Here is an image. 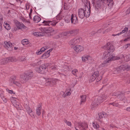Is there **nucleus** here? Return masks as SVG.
I'll list each match as a JSON object with an SVG mask.
<instances>
[{
    "instance_id": "58",
    "label": "nucleus",
    "mask_w": 130,
    "mask_h": 130,
    "mask_svg": "<svg viewBox=\"0 0 130 130\" xmlns=\"http://www.w3.org/2000/svg\"><path fill=\"white\" fill-rule=\"evenodd\" d=\"M120 35V34H119V33H118L117 34H112V36H119V35Z\"/></svg>"
},
{
    "instance_id": "2",
    "label": "nucleus",
    "mask_w": 130,
    "mask_h": 130,
    "mask_svg": "<svg viewBox=\"0 0 130 130\" xmlns=\"http://www.w3.org/2000/svg\"><path fill=\"white\" fill-rule=\"evenodd\" d=\"M90 7L89 8L87 5H85L84 8H80L78 10V16L80 18L83 19L85 17H88L90 15Z\"/></svg>"
},
{
    "instance_id": "51",
    "label": "nucleus",
    "mask_w": 130,
    "mask_h": 130,
    "mask_svg": "<svg viewBox=\"0 0 130 130\" xmlns=\"http://www.w3.org/2000/svg\"><path fill=\"white\" fill-rule=\"evenodd\" d=\"M63 68H64L67 69V70H70L71 69L68 66H65V67H63Z\"/></svg>"
},
{
    "instance_id": "13",
    "label": "nucleus",
    "mask_w": 130,
    "mask_h": 130,
    "mask_svg": "<svg viewBox=\"0 0 130 130\" xmlns=\"http://www.w3.org/2000/svg\"><path fill=\"white\" fill-rule=\"evenodd\" d=\"M72 47L75 51L78 53H80L83 51L84 49V47L83 46L78 45Z\"/></svg>"
},
{
    "instance_id": "1",
    "label": "nucleus",
    "mask_w": 130,
    "mask_h": 130,
    "mask_svg": "<svg viewBox=\"0 0 130 130\" xmlns=\"http://www.w3.org/2000/svg\"><path fill=\"white\" fill-rule=\"evenodd\" d=\"M102 48L105 49L106 48L108 50L104 53L102 57V58L104 59L108 58L105 61V63H108L113 60H118L120 59L119 57H115L113 55L111 54L114 51L115 48L113 45L110 42L107 43L104 46H103Z\"/></svg>"
},
{
    "instance_id": "40",
    "label": "nucleus",
    "mask_w": 130,
    "mask_h": 130,
    "mask_svg": "<svg viewBox=\"0 0 130 130\" xmlns=\"http://www.w3.org/2000/svg\"><path fill=\"white\" fill-rule=\"evenodd\" d=\"M76 80L75 79H74L72 81V84H71L72 87H73L76 84Z\"/></svg>"
},
{
    "instance_id": "10",
    "label": "nucleus",
    "mask_w": 130,
    "mask_h": 130,
    "mask_svg": "<svg viewBox=\"0 0 130 130\" xmlns=\"http://www.w3.org/2000/svg\"><path fill=\"white\" fill-rule=\"evenodd\" d=\"M81 39L79 37H76L72 39L69 42L70 45H73L79 43L80 42Z\"/></svg>"
},
{
    "instance_id": "57",
    "label": "nucleus",
    "mask_w": 130,
    "mask_h": 130,
    "mask_svg": "<svg viewBox=\"0 0 130 130\" xmlns=\"http://www.w3.org/2000/svg\"><path fill=\"white\" fill-rule=\"evenodd\" d=\"M111 29H112V28H111L110 29H107L106 30V31L104 32V33L106 32H108L110 31L111 30Z\"/></svg>"
},
{
    "instance_id": "36",
    "label": "nucleus",
    "mask_w": 130,
    "mask_h": 130,
    "mask_svg": "<svg viewBox=\"0 0 130 130\" xmlns=\"http://www.w3.org/2000/svg\"><path fill=\"white\" fill-rule=\"evenodd\" d=\"M42 23L44 24V25H49L50 26V21H44Z\"/></svg>"
},
{
    "instance_id": "4",
    "label": "nucleus",
    "mask_w": 130,
    "mask_h": 130,
    "mask_svg": "<svg viewBox=\"0 0 130 130\" xmlns=\"http://www.w3.org/2000/svg\"><path fill=\"white\" fill-rule=\"evenodd\" d=\"M33 76L32 73H24L21 76V78L23 79L25 81H27L30 79Z\"/></svg>"
},
{
    "instance_id": "35",
    "label": "nucleus",
    "mask_w": 130,
    "mask_h": 130,
    "mask_svg": "<svg viewBox=\"0 0 130 130\" xmlns=\"http://www.w3.org/2000/svg\"><path fill=\"white\" fill-rule=\"evenodd\" d=\"M107 63H105V61L102 63V64H100L99 66V69H102L105 66V64Z\"/></svg>"
},
{
    "instance_id": "11",
    "label": "nucleus",
    "mask_w": 130,
    "mask_h": 130,
    "mask_svg": "<svg viewBox=\"0 0 130 130\" xmlns=\"http://www.w3.org/2000/svg\"><path fill=\"white\" fill-rule=\"evenodd\" d=\"M45 80L47 84H49L51 86H52L55 84L57 79L47 78L45 79Z\"/></svg>"
},
{
    "instance_id": "62",
    "label": "nucleus",
    "mask_w": 130,
    "mask_h": 130,
    "mask_svg": "<svg viewBox=\"0 0 130 130\" xmlns=\"http://www.w3.org/2000/svg\"><path fill=\"white\" fill-rule=\"evenodd\" d=\"M56 69V67H53L52 68V69L53 70H55Z\"/></svg>"
},
{
    "instance_id": "28",
    "label": "nucleus",
    "mask_w": 130,
    "mask_h": 130,
    "mask_svg": "<svg viewBox=\"0 0 130 130\" xmlns=\"http://www.w3.org/2000/svg\"><path fill=\"white\" fill-rule=\"evenodd\" d=\"M86 95H83L81 96V102L80 104H81L85 102L86 100Z\"/></svg>"
},
{
    "instance_id": "47",
    "label": "nucleus",
    "mask_w": 130,
    "mask_h": 130,
    "mask_svg": "<svg viewBox=\"0 0 130 130\" xmlns=\"http://www.w3.org/2000/svg\"><path fill=\"white\" fill-rule=\"evenodd\" d=\"M3 19L2 15L0 14V26L2 25V21Z\"/></svg>"
},
{
    "instance_id": "41",
    "label": "nucleus",
    "mask_w": 130,
    "mask_h": 130,
    "mask_svg": "<svg viewBox=\"0 0 130 130\" xmlns=\"http://www.w3.org/2000/svg\"><path fill=\"white\" fill-rule=\"evenodd\" d=\"M19 60L20 61H24L25 60V58L24 57H20Z\"/></svg>"
},
{
    "instance_id": "21",
    "label": "nucleus",
    "mask_w": 130,
    "mask_h": 130,
    "mask_svg": "<svg viewBox=\"0 0 130 130\" xmlns=\"http://www.w3.org/2000/svg\"><path fill=\"white\" fill-rule=\"evenodd\" d=\"M41 19V18L38 15H35L33 18V20L35 23H37L40 21Z\"/></svg>"
},
{
    "instance_id": "24",
    "label": "nucleus",
    "mask_w": 130,
    "mask_h": 130,
    "mask_svg": "<svg viewBox=\"0 0 130 130\" xmlns=\"http://www.w3.org/2000/svg\"><path fill=\"white\" fill-rule=\"evenodd\" d=\"M6 58L7 59H8V60H7L8 62H15L17 61L16 58L14 57H11Z\"/></svg>"
},
{
    "instance_id": "46",
    "label": "nucleus",
    "mask_w": 130,
    "mask_h": 130,
    "mask_svg": "<svg viewBox=\"0 0 130 130\" xmlns=\"http://www.w3.org/2000/svg\"><path fill=\"white\" fill-rule=\"evenodd\" d=\"M19 29H19L17 28V27L15 26L12 29V30L13 31H15Z\"/></svg>"
},
{
    "instance_id": "8",
    "label": "nucleus",
    "mask_w": 130,
    "mask_h": 130,
    "mask_svg": "<svg viewBox=\"0 0 130 130\" xmlns=\"http://www.w3.org/2000/svg\"><path fill=\"white\" fill-rule=\"evenodd\" d=\"M4 47L9 51H11L13 50V44L10 41H5L4 42Z\"/></svg>"
},
{
    "instance_id": "19",
    "label": "nucleus",
    "mask_w": 130,
    "mask_h": 130,
    "mask_svg": "<svg viewBox=\"0 0 130 130\" xmlns=\"http://www.w3.org/2000/svg\"><path fill=\"white\" fill-rule=\"evenodd\" d=\"M16 98L13 96H11L10 98V100L12 102H13L14 103V106L17 107L19 106V103L18 102H16Z\"/></svg>"
},
{
    "instance_id": "45",
    "label": "nucleus",
    "mask_w": 130,
    "mask_h": 130,
    "mask_svg": "<svg viewBox=\"0 0 130 130\" xmlns=\"http://www.w3.org/2000/svg\"><path fill=\"white\" fill-rule=\"evenodd\" d=\"M113 106L119 107H120L119 104L117 103L113 102Z\"/></svg>"
},
{
    "instance_id": "60",
    "label": "nucleus",
    "mask_w": 130,
    "mask_h": 130,
    "mask_svg": "<svg viewBox=\"0 0 130 130\" xmlns=\"http://www.w3.org/2000/svg\"><path fill=\"white\" fill-rule=\"evenodd\" d=\"M129 38H127L125 39H124V41H126L129 40Z\"/></svg>"
},
{
    "instance_id": "55",
    "label": "nucleus",
    "mask_w": 130,
    "mask_h": 130,
    "mask_svg": "<svg viewBox=\"0 0 130 130\" xmlns=\"http://www.w3.org/2000/svg\"><path fill=\"white\" fill-rule=\"evenodd\" d=\"M110 127L111 128H114L115 127V126L113 124H110Z\"/></svg>"
},
{
    "instance_id": "7",
    "label": "nucleus",
    "mask_w": 130,
    "mask_h": 130,
    "mask_svg": "<svg viewBox=\"0 0 130 130\" xmlns=\"http://www.w3.org/2000/svg\"><path fill=\"white\" fill-rule=\"evenodd\" d=\"M82 59L83 61L88 63H92L93 61L92 58L90 56L87 55H85L82 56Z\"/></svg>"
},
{
    "instance_id": "23",
    "label": "nucleus",
    "mask_w": 130,
    "mask_h": 130,
    "mask_svg": "<svg viewBox=\"0 0 130 130\" xmlns=\"http://www.w3.org/2000/svg\"><path fill=\"white\" fill-rule=\"evenodd\" d=\"M34 35L36 36H43L44 33L42 32H36L33 33Z\"/></svg>"
},
{
    "instance_id": "9",
    "label": "nucleus",
    "mask_w": 130,
    "mask_h": 130,
    "mask_svg": "<svg viewBox=\"0 0 130 130\" xmlns=\"http://www.w3.org/2000/svg\"><path fill=\"white\" fill-rule=\"evenodd\" d=\"M16 79V77L15 76H12L11 77L9 80V83L10 85H11L12 84H14L19 87H21V84L19 82L15 81Z\"/></svg>"
},
{
    "instance_id": "27",
    "label": "nucleus",
    "mask_w": 130,
    "mask_h": 130,
    "mask_svg": "<svg viewBox=\"0 0 130 130\" xmlns=\"http://www.w3.org/2000/svg\"><path fill=\"white\" fill-rule=\"evenodd\" d=\"M76 30H73L71 31L67 32H65L64 35L66 36L68 34H75V33H76L77 31Z\"/></svg>"
},
{
    "instance_id": "31",
    "label": "nucleus",
    "mask_w": 130,
    "mask_h": 130,
    "mask_svg": "<svg viewBox=\"0 0 130 130\" xmlns=\"http://www.w3.org/2000/svg\"><path fill=\"white\" fill-rule=\"evenodd\" d=\"M71 93L70 91H66L65 92L63 93V95H62V96L65 98L68 96L70 95Z\"/></svg>"
},
{
    "instance_id": "6",
    "label": "nucleus",
    "mask_w": 130,
    "mask_h": 130,
    "mask_svg": "<svg viewBox=\"0 0 130 130\" xmlns=\"http://www.w3.org/2000/svg\"><path fill=\"white\" fill-rule=\"evenodd\" d=\"M127 65H125L120 66L118 68H115L114 73H118L121 71H124L125 70H127Z\"/></svg>"
},
{
    "instance_id": "34",
    "label": "nucleus",
    "mask_w": 130,
    "mask_h": 130,
    "mask_svg": "<svg viewBox=\"0 0 130 130\" xmlns=\"http://www.w3.org/2000/svg\"><path fill=\"white\" fill-rule=\"evenodd\" d=\"M22 43L23 45L27 44L29 43V41L27 39H24L22 41Z\"/></svg>"
},
{
    "instance_id": "38",
    "label": "nucleus",
    "mask_w": 130,
    "mask_h": 130,
    "mask_svg": "<svg viewBox=\"0 0 130 130\" xmlns=\"http://www.w3.org/2000/svg\"><path fill=\"white\" fill-rule=\"evenodd\" d=\"M128 30V28L127 27H125L124 28V29L122 30V32L119 33V34L120 35H121L125 33Z\"/></svg>"
},
{
    "instance_id": "61",
    "label": "nucleus",
    "mask_w": 130,
    "mask_h": 130,
    "mask_svg": "<svg viewBox=\"0 0 130 130\" xmlns=\"http://www.w3.org/2000/svg\"><path fill=\"white\" fill-rule=\"evenodd\" d=\"M129 69H130V66H128L127 65V70H128Z\"/></svg>"
},
{
    "instance_id": "53",
    "label": "nucleus",
    "mask_w": 130,
    "mask_h": 130,
    "mask_svg": "<svg viewBox=\"0 0 130 130\" xmlns=\"http://www.w3.org/2000/svg\"><path fill=\"white\" fill-rule=\"evenodd\" d=\"M26 8L27 10H28L29 8V5L28 4H27L26 5Z\"/></svg>"
},
{
    "instance_id": "22",
    "label": "nucleus",
    "mask_w": 130,
    "mask_h": 130,
    "mask_svg": "<svg viewBox=\"0 0 130 130\" xmlns=\"http://www.w3.org/2000/svg\"><path fill=\"white\" fill-rule=\"evenodd\" d=\"M50 53V52L47 51V52L42 55L41 57V58L43 59L46 58L49 56Z\"/></svg>"
},
{
    "instance_id": "33",
    "label": "nucleus",
    "mask_w": 130,
    "mask_h": 130,
    "mask_svg": "<svg viewBox=\"0 0 130 130\" xmlns=\"http://www.w3.org/2000/svg\"><path fill=\"white\" fill-rule=\"evenodd\" d=\"M93 127L96 129L99 128L100 127V126L99 124H97L96 122H94L92 123Z\"/></svg>"
},
{
    "instance_id": "59",
    "label": "nucleus",
    "mask_w": 130,
    "mask_h": 130,
    "mask_svg": "<svg viewBox=\"0 0 130 130\" xmlns=\"http://www.w3.org/2000/svg\"><path fill=\"white\" fill-rule=\"evenodd\" d=\"M126 110L127 111H130V107H128L126 108Z\"/></svg>"
},
{
    "instance_id": "52",
    "label": "nucleus",
    "mask_w": 130,
    "mask_h": 130,
    "mask_svg": "<svg viewBox=\"0 0 130 130\" xmlns=\"http://www.w3.org/2000/svg\"><path fill=\"white\" fill-rule=\"evenodd\" d=\"M130 46V43L127 44L124 46V47L125 49H126L128 46Z\"/></svg>"
},
{
    "instance_id": "43",
    "label": "nucleus",
    "mask_w": 130,
    "mask_h": 130,
    "mask_svg": "<svg viewBox=\"0 0 130 130\" xmlns=\"http://www.w3.org/2000/svg\"><path fill=\"white\" fill-rule=\"evenodd\" d=\"M93 74L96 78L99 76V72L98 71L95 72Z\"/></svg>"
},
{
    "instance_id": "39",
    "label": "nucleus",
    "mask_w": 130,
    "mask_h": 130,
    "mask_svg": "<svg viewBox=\"0 0 130 130\" xmlns=\"http://www.w3.org/2000/svg\"><path fill=\"white\" fill-rule=\"evenodd\" d=\"M96 78L92 74L91 76L90 79L89 80V82H91L93 81H94L96 79Z\"/></svg>"
},
{
    "instance_id": "14",
    "label": "nucleus",
    "mask_w": 130,
    "mask_h": 130,
    "mask_svg": "<svg viewBox=\"0 0 130 130\" xmlns=\"http://www.w3.org/2000/svg\"><path fill=\"white\" fill-rule=\"evenodd\" d=\"M106 113L104 112H100L98 113L99 117H97V119L99 121L102 123L103 122L102 118L103 117H105L106 116Z\"/></svg>"
},
{
    "instance_id": "3",
    "label": "nucleus",
    "mask_w": 130,
    "mask_h": 130,
    "mask_svg": "<svg viewBox=\"0 0 130 130\" xmlns=\"http://www.w3.org/2000/svg\"><path fill=\"white\" fill-rule=\"evenodd\" d=\"M107 96L104 95H101L99 96L96 97L94 102L91 104V108L96 107L100 103L104 101L106 99Z\"/></svg>"
},
{
    "instance_id": "25",
    "label": "nucleus",
    "mask_w": 130,
    "mask_h": 130,
    "mask_svg": "<svg viewBox=\"0 0 130 130\" xmlns=\"http://www.w3.org/2000/svg\"><path fill=\"white\" fill-rule=\"evenodd\" d=\"M7 60L8 59H7V58L1 59L0 60V64H4L8 62Z\"/></svg>"
},
{
    "instance_id": "15",
    "label": "nucleus",
    "mask_w": 130,
    "mask_h": 130,
    "mask_svg": "<svg viewBox=\"0 0 130 130\" xmlns=\"http://www.w3.org/2000/svg\"><path fill=\"white\" fill-rule=\"evenodd\" d=\"M78 124L80 130H86L85 128L88 127V125L86 123H78Z\"/></svg>"
},
{
    "instance_id": "20",
    "label": "nucleus",
    "mask_w": 130,
    "mask_h": 130,
    "mask_svg": "<svg viewBox=\"0 0 130 130\" xmlns=\"http://www.w3.org/2000/svg\"><path fill=\"white\" fill-rule=\"evenodd\" d=\"M42 107L41 105H39L36 109V113L37 115L40 116L41 114Z\"/></svg>"
},
{
    "instance_id": "32",
    "label": "nucleus",
    "mask_w": 130,
    "mask_h": 130,
    "mask_svg": "<svg viewBox=\"0 0 130 130\" xmlns=\"http://www.w3.org/2000/svg\"><path fill=\"white\" fill-rule=\"evenodd\" d=\"M4 26L5 27L7 30H9L11 28V27L10 25L6 22H4Z\"/></svg>"
},
{
    "instance_id": "12",
    "label": "nucleus",
    "mask_w": 130,
    "mask_h": 130,
    "mask_svg": "<svg viewBox=\"0 0 130 130\" xmlns=\"http://www.w3.org/2000/svg\"><path fill=\"white\" fill-rule=\"evenodd\" d=\"M46 69V66L44 64H43L40 66L39 68H36L35 70L38 72L43 73L45 72V70Z\"/></svg>"
},
{
    "instance_id": "42",
    "label": "nucleus",
    "mask_w": 130,
    "mask_h": 130,
    "mask_svg": "<svg viewBox=\"0 0 130 130\" xmlns=\"http://www.w3.org/2000/svg\"><path fill=\"white\" fill-rule=\"evenodd\" d=\"M64 121L69 126H71V124L70 122L66 120H64Z\"/></svg>"
},
{
    "instance_id": "63",
    "label": "nucleus",
    "mask_w": 130,
    "mask_h": 130,
    "mask_svg": "<svg viewBox=\"0 0 130 130\" xmlns=\"http://www.w3.org/2000/svg\"><path fill=\"white\" fill-rule=\"evenodd\" d=\"M32 12V10L31 9L30 10V13L29 14H31Z\"/></svg>"
},
{
    "instance_id": "37",
    "label": "nucleus",
    "mask_w": 130,
    "mask_h": 130,
    "mask_svg": "<svg viewBox=\"0 0 130 130\" xmlns=\"http://www.w3.org/2000/svg\"><path fill=\"white\" fill-rule=\"evenodd\" d=\"M124 59L127 61L130 60V54L127 55L124 57Z\"/></svg>"
},
{
    "instance_id": "16",
    "label": "nucleus",
    "mask_w": 130,
    "mask_h": 130,
    "mask_svg": "<svg viewBox=\"0 0 130 130\" xmlns=\"http://www.w3.org/2000/svg\"><path fill=\"white\" fill-rule=\"evenodd\" d=\"M41 30L42 32L45 33H49L53 32L54 31V29L51 27L41 28Z\"/></svg>"
},
{
    "instance_id": "5",
    "label": "nucleus",
    "mask_w": 130,
    "mask_h": 130,
    "mask_svg": "<svg viewBox=\"0 0 130 130\" xmlns=\"http://www.w3.org/2000/svg\"><path fill=\"white\" fill-rule=\"evenodd\" d=\"M104 0H97L95 5V9L99 10L103 7L104 5Z\"/></svg>"
},
{
    "instance_id": "48",
    "label": "nucleus",
    "mask_w": 130,
    "mask_h": 130,
    "mask_svg": "<svg viewBox=\"0 0 130 130\" xmlns=\"http://www.w3.org/2000/svg\"><path fill=\"white\" fill-rule=\"evenodd\" d=\"M77 72V70L76 69H74L72 70V73L74 75H75L76 73Z\"/></svg>"
},
{
    "instance_id": "26",
    "label": "nucleus",
    "mask_w": 130,
    "mask_h": 130,
    "mask_svg": "<svg viewBox=\"0 0 130 130\" xmlns=\"http://www.w3.org/2000/svg\"><path fill=\"white\" fill-rule=\"evenodd\" d=\"M107 4L110 7H111L113 5V2L112 0H107Z\"/></svg>"
},
{
    "instance_id": "18",
    "label": "nucleus",
    "mask_w": 130,
    "mask_h": 130,
    "mask_svg": "<svg viewBox=\"0 0 130 130\" xmlns=\"http://www.w3.org/2000/svg\"><path fill=\"white\" fill-rule=\"evenodd\" d=\"M14 23L15 26L20 29L23 28L25 27L24 25L23 24L20 23L17 21H15Z\"/></svg>"
},
{
    "instance_id": "17",
    "label": "nucleus",
    "mask_w": 130,
    "mask_h": 130,
    "mask_svg": "<svg viewBox=\"0 0 130 130\" xmlns=\"http://www.w3.org/2000/svg\"><path fill=\"white\" fill-rule=\"evenodd\" d=\"M71 23L74 24H76L78 23V20L77 17L74 14L72 15L71 17Z\"/></svg>"
},
{
    "instance_id": "29",
    "label": "nucleus",
    "mask_w": 130,
    "mask_h": 130,
    "mask_svg": "<svg viewBox=\"0 0 130 130\" xmlns=\"http://www.w3.org/2000/svg\"><path fill=\"white\" fill-rule=\"evenodd\" d=\"M27 112L30 115L31 117H34V115L31 113L32 112V111L30 108H29L27 109Z\"/></svg>"
},
{
    "instance_id": "64",
    "label": "nucleus",
    "mask_w": 130,
    "mask_h": 130,
    "mask_svg": "<svg viewBox=\"0 0 130 130\" xmlns=\"http://www.w3.org/2000/svg\"><path fill=\"white\" fill-rule=\"evenodd\" d=\"M31 14H29V18L30 19H32V17L31 16Z\"/></svg>"
},
{
    "instance_id": "56",
    "label": "nucleus",
    "mask_w": 130,
    "mask_h": 130,
    "mask_svg": "<svg viewBox=\"0 0 130 130\" xmlns=\"http://www.w3.org/2000/svg\"><path fill=\"white\" fill-rule=\"evenodd\" d=\"M9 91L8 92L10 93H13V94H15V93L13 92L11 90H8Z\"/></svg>"
},
{
    "instance_id": "49",
    "label": "nucleus",
    "mask_w": 130,
    "mask_h": 130,
    "mask_svg": "<svg viewBox=\"0 0 130 130\" xmlns=\"http://www.w3.org/2000/svg\"><path fill=\"white\" fill-rule=\"evenodd\" d=\"M42 52L40 50L37 51L36 52V54L37 55H39L41 54Z\"/></svg>"
},
{
    "instance_id": "44",
    "label": "nucleus",
    "mask_w": 130,
    "mask_h": 130,
    "mask_svg": "<svg viewBox=\"0 0 130 130\" xmlns=\"http://www.w3.org/2000/svg\"><path fill=\"white\" fill-rule=\"evenodd\" d=\"M61 19V17H60L59 15H58L56 17L55 19H54L56 20V21H57V23L59 21V20Z\"/></svg>"
},
{
    "instance_id": "30",
    "label": "nucleus",
    "mask_w": 130,
    "mask_h": 130,
    "mask_svg": "<svg viewBox=\"0 0 130 130\" xmlns=\"http://www.w3.org/2000/svg\"><path fill=\"white\" fill-rule=\"evenodd\" d=\"M57 23V21H56L55 19L53 20L52 21H50V26L51 25L53 26H55Z\"/></svg>"
},
{
    "instance_id": "50",
    "label": "nucleus",
    "mask_w": 130,
    "mask_h": 130,
    "mask_svg": "<svg viewBox=\"0 0 130 130\" xmlns=\"http://www.w3.org/2000/svg\"><path fill=\"white\" fill-rule=\"evenodd\" d=\"M70 20L71 19H65V21L66 23H69L70 22Z\"/></svg>"
},
{
    "instance_id": "54",
    "label": "nucleus",
    "mask_w": 130,
    "mask_h": 130,
    "mask_svg": "<svg viewBox=\"0 0 130 130\" xmlns=\"http://www.w3.org/2000/svg\"><path fill=\"white\" fill-rule=\"evenodd\" d=\"M46 49V48L44 47H43L40 50L43 52L45 51Z\"/></svg>"
}]
</instances>
